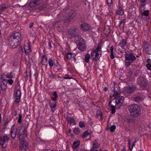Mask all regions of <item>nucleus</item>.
<instances>
[{
	"label": "nucleus",
	"mask_w": 151,
	"mask_h": 151,
	"mask_svg": "<svg viewBox=\"0 0 151 151\" xmlns=\"http://www.w3.org/2000/svg\"><path fill=\"white\" fill-rule=\"evenodd\" d=\"M22 40L21 33L18 32L13 34L9 39V45L12 48H16L19 45Z\"/></svg>",
	"instance_id": "1"
},
{
	"label": "nucleus",
	"mask_w": 151,
	"mask_h": 151,
	"mask_svg": "<svg viewBox=\"0 0 151 151\" xmlns=\"http://www.w3.org/2000/svg\"><path fill=\"white\" fill-rule=\"evenodd\" d=\"M128 109L130 115L134 117H138L141 113L140 107L136 104H133L129 105L128 107Z\"/></svg>",
	"instance_id": "2"
},
{
	"label": "nucleus",
	"mask_w": 151,
	"mask_h": 151,
	"mask_svg": "<svg viewBox=\"0 0 151 151\" xmlns=\"http://www.w3.org/2000/svg\"><path fill=\"white\" fill-rule=\"evenodd\" d=\"M136 59L135 56L132 52H129L126 53L124 61L125 66L126 68L129 66Z\"/></svg>",
	"instance_id": "3"
},
{
	"label": "nucleus",
	"mask_w": 151,
	"mask_h": 151,
	"mask_svg": "<svg viewBox=\"0 0 151 151\" xmlns=\"http://www.w3.org/2000/svg\"><path fill=\"white\" fill-rule=\"evenodd\" d=\"M101 46L99 45L95 49L93 50L91 53V57L96 61L98 60L101 56Z\"/></svg>",
	"instance_id": "4"
},
{
	"label": "nucleus",
	"mask_w": 151,
	"mask_h": 151,
	"mask_svg": "<svg viewBox=\"0 0 151 151\" xmlns=\"http://www.w3.org/2000/svg\"><path fill=\"white\" fill-rule=\"evenodd\" d=\"M75 39L76 41H78V49L82 51L85 50L86 49V45L83 38L81 36L78 35L75 37Z\"/></svg>",
	"instance_id": "5"
},
{
	"label": "nucleus",
	"mask_w": 151,
	"mask_h": 151,
	"mask_svg": "<svg viewBox=\"0 0 151 151\" xmlns=\"http://www.w3.org/2000/svg\"><path fill=\"white\" fill-rule=\"evenodd\" d=\"M138 83L140 86L139 89L141 90L145 88L147 89L148 86V82L142 76L139 77L138 79Z\"/></svg>",
	"instance_id": "6"
},
{
	"label": "nucleus",
	"mask_w": 151,
	"mask_h": 151,
	"mask_svg": "<svg viewBox=\"0 0 151 151\" xmlns=\"http://www.w3.org/2000/svg\"><path fill=\"white\" fill-rule=\"evenodd\" d=\"M143 42L142 47L144 51L146 54L151 55V46L146 41H144Z\"/></svg>",
	"instance_id": "7"
},
{
	"label": "nucleus",
	"mask_w": 151,
	"mask_h": 151,
	"mask_svg": "<svg viewBox=\"0 0 151 151\" xmlns=\"http://www.w3.org/2000/svg\"><path fill=\"white\" fill-rule=\"evenodd\" d=\"M9 135L5 134L2 137H0V145L4 148H5L6 144L5 143L8 142L9 140Z\"/></svg>",
	"instance_id": "8"
},
{
	"label": "nucleus",
	"mask_w": 151,
	"mask_h": 151,
	"mask_svg": "<svg viewBox=\"0 0 151 151\" xmlns=\"http://www.w3.org/2000/svg\"><path fill=\"white\" fill-rule=\"evenodd\" d=\"M19 148L21 151H27L29 148V145L27 142L26 141H21L19 142Z\"/></svg>",
	"instance_id": "9"
},
{
	"label": "nucleus",
	"mask_w": 151,
	"mask_h": 151,
	"mask_svg": "<svg viewBox=\"0 0 151 151\" xmlns=\"http://www.w3.org/2000/svg\"><path fill=\"white\" fill-rule=\"evenodd\" d=\"M136 88V87L135 85H129L124 88V93H131L134 92Z\"/></svg>",
	"instance_id": "10"
},
{
	"label": "nucleus",
	"mask_w": 151,
	"mask_h": 151,
	"mask_svg": "<svg viewBox=\"0 0 151 151\" xmlns=\"http://www.w3.org/2000/svg\"><path fill=\"white\" fill-rule=\"evenodd\" d=\"M21 97V91L19 89L15 91L14 93V98L15 99V102L18 103L20 101Z\"/></svg>",
	"instance_id": "11"
},
{
	"label": "nucleus",
	"mask_w": 151,
	"mask_h": 151,
	"mask_svg": "<svg viewBox=\"0 0 151 151\" xmlns=\"http://www.w3.org/2000/svg\"><path fill=\"white\" fill-rule=\"evenodd\" d=\"M77 29L76 28H73L69 29L67 32V35L70 38H72L75 36L77 34Z\"/></svg>",
	"instance_id": "12"
},
{
	"label": "nucleus",
	"mask_w": 151,
	"mask_h": 151,
	"mask_svg": "<svg viewBox=\"0 0 151 151\" xmlns=\"http://www.w3.org/2000/svg\"><path fill=\"white\" fill-rule=\"evenodd\" d=\"M81 29L85 31L89 30L91 27V26L86 23H83L80 25Z\"/></svg>",
	"instance_id": "13"
},
{
	"label": "nucleus",
	"mask_w": 151,
	"mask_h": 151,
	"mask_svg": "<svg viewBox=\"0 0 151 151\" xmlns=\"http://www.w3.org/2000/svg\"><path fill=\"white\" fill-rule=\"evenodd\" d=\"M17 129L15 127H13L11 128L10 130V134L12 137L14 139L16 136Z\"/></svg>",
	"instance_id": "14"
},
{
	"label": "nucleus",
	"mask_w": 151,
	"mask_h": 151,
	"mask_svg": "<svg viewBox=\"0 0 151 151\" xmlns=\"http://www.w3.org/2000/svg\"><path fill=\"white\" fill-rule=\"evenodd\" d=\"M30 47V45L28 43L24 45V47L25 53L27 55H28L29 53L31 51Z\"/></svg>",
	"instance_id": "15"
},
{
	"label": "nucleus",
	"mask_w": 151,
	"mask_h": 151,
	"mask_svg": "<svg viewBox=\"0 0 151 151\" xmlns=\"http://www.w3.org/2000/svg\"><path fill=\"white\" fill-rule=\"evenodd\" d=\"M41 1V0H33L30 2L29 5L30 6H34L40 4Z\"/></svg>",
	"instance_id": "16"
},
{
	"label": "nucleus",
	"mask_w": 151,
	"mask_h": 151,
	"mask_svg": "<svg viewBox=\"0 0 151 151\" xmlns=\"http://www.w3.org/2000/svg\"><path fill=\"white\" fill-rule=\"evenodd\" d=\"M5 79H3L0 83L1 89L3 91H5L7 88L6 83H5Z\"/></svg>",
	"instance_id": "17"
},
{
	"label": "nucleus",
	"mask_w": 151,
	"mask_h": 151,
	"mask_svg": "<svg viewBox=\"0 0 151 151\" xmlns=\"http://www.w3.org/2000/svg\"><path fill=\"white\" fill-rule=\"evenodd\" d=\"M126 43L127 40L124 39L119 43L118 45L121 47L122 49H124V47L126 45Z\"/></svg>",
	"instance_id": "18"
},
{
	"label": "nucleus",
	"mask_w": 151,
	"mask_h": 151,
	"mask_svg": "<svg viewBox=\"0 0 151 151\" xmlns=\"http://www.w3.org/2000/svg\"><path fill=\"white\" fill-rule=\"evenodd\" d=\"M114 99H116L115 102L117 103H122L123 102L124 100V97L121 96H119L118 97L116 98H114Z\"/></svg>",
	"instance_id": "19"
},
{
	"label": "nucleus",
	"mask_w": 151,
	"mask_h": 151,
	"mask_svg": "<svg viewBox=\"0 0 151 151\" xmlns=\"http://www.w3.org/2000/svg\"><path fill=\"white\" fill-rule=\"evenodd\" d=\"M72 53H68L66 55V58L69 59L71 60L72 61H73L75 62L76 60V58L73 56H72Z\"/></svg>",
	"instance_id": "20"
},
{
	"label": "nucleus",
	"mask_w": 151,
	"mask_h": 151,
	"mask_svg": "<svg viewBox=\"0 0 151 151\" xmlns=\"http://www.w3.org/2000/svg\"><path fill=\"white\" fill-rule=\"evenodd\" d=\"M67 119L68 122L69 123L70 125H73L75 124L76 122L74 118L73 117H69L67 118Z\"/></svg>",
	"instance_id": "21"
},
{
	"label": "nucleus",
	"mask_w": 151,
	"mask_h": 151,
	"mask_svg": "<svg viewBox=\"0 0 151 151\" xmlns=\"http://www.w3.org/2000/svg\"><path fill=\"white\" fill-rule=\"evenodd\" d=\"M133 100L137 103H139L142 101V98L140 96H137L133 98Z\"/></svg>",
	"instance_id": "22"
},
{
	"label": "nucleus",
	"mask_w": 151,
	"mask_h": 151,
	"mask_svg": "<svg viewBox=\"0 0 151 151\" xmlns=\"http://www.w3.org/2000/svg\"><path fill=\"white\" fill-rule=\"evenodd\" d=\"M9 6L7 5L3 4L0 6V14H1L2 12H4L5 9L8 8Z\"/></svg>",
	"instance_id": "23"
},
{
	"label": "nucleus",
	"mask_w": 151,
	"mask_h": 151,
	"mask_svg": "<svg viewBox=\"0 0 151 151\" xmlns=\"http://www.w3.org/2000/svg\"><path fill=\"white\" fill-rule=\"evenodd\" d=\"M56 106V102H54L53 103H50V106L51 108V111L53 112H54L55 110Z\"/></svg>",
	"instance_id": "24"
},
{
	"label": "nucleus",
	"mask_w": 151,
	"mask_h": 151,
	"mask_svg": "<svg viewBox=\"0 0 151 151\" xmlns=\"http://www.w3.org/2000/svg\"><path fill=\"white\" fill-rule=\"evenodd\" d=\"M105 35L106 36H108L110 34V31L109 27L106 26L104 27V30Z\"/></svg>",
	"instance_id": "25"
},
{
	"label": "nucleus",
	"mask_w": 151,
	"mask_h": 151,
	"mask_svg": "<svg viewBox=\"0 0 151 151\" xmlns=\"http://www.w3.org/2000/svg\"><path fill=\"white\" fill-rule=\"evenodd\" d=\"M47 56L44 55L42 57L41 63L42 65H45L47 62Z\"/></svg>",
	"instance_id": "26"
},
{
	"label": "nucleus",
	"mask_w": 151,
	"mask_h": 151,
	"mask_svg": "<svg viewBox=\"0 0 151 151\" xmlns=\"http://www.w3.org/2000/svg\"><path fill=\"white\" fill-rule=\"evenodd\" d=\"M119 96V94L117 91L114 90L113 91V94L112 95H110V98H112L113 97H115V98H116Z\"/></svg>",
	"instance_id": "27"
},
{
	"label": "nucleus",
	"mask_w": 151,
	"mask_h": 151,
	"mask_svg": "<svg viewBox=\"0 0 151 151\" xmlns=\"http://www.w3.org/2000/svg\"><path fill=\"white\" fill-rule=\"evenodd\" d=\"M93 142V148H95L96 149V148H98L100 146V144L99 143L98 141L97 140H95Z\"/></svg>",
	"instance_id": "28"
},
{
	"label": "nucleus",
	"mask_w": 151,
	"mask_h": 151,
	"mask_svg": "<svg viewBox=\"0 0 151 151\" xmlns=\"http://www.w3.org/2000/svg\"><path fill=\"white\" fill-rule=\"evenodd\" d=\"M6 78L10 79L14 77V74L12 72H11L9 73H7L6 75Z\"/></svg>",
	"instance_id": "29"
},
{
	"label": "nucleus",
	"mask_w": 151,
	"mask_h": 151,
	"mask_svg": "<svg viewBox=\"0 0 151 151\" xmlns=\"http://www.w3.org/2000/svg\"><path fill=\"white\" fill-rule=\"evenodd\" d=\"M149 11L148 10H145L142 12V13H141L142 18H144L143 17L144 16L147 17L149 15Z\"/></svg>",
	"instance_id": "30"
},
{
	"label": "nucleus",
	"mask_w": 151,
	"mask_h": 151,
	"mask_svg": "<svg viewBox=\"0 0 151 151\" xmlns=\"http://www.w3.org/2000/svg\"><path fill=\"white\" fill-rule=\"evenodd\" d=\"M125 22V19H124L122 20L119 23V27L122 29L124 27Z\"/></svg>",
	"instance_id": "31"
},
{
	"label": "nucleus",
	"mask_w": 151,
	"mask_h": 151,
	"mask_svg": "<svg viewBox=\"0 0 151 151\" xmlns=\"http://www.w3.org/2000/svg\"><path fill=\"white\" fill-rule=\"evenodd\" d=\"M24 137V134H19L18 138L19 140V142H21V141H25L23 139Z\"/></svg>",
	"instance_id": "32"
},
{
	"label": "nucleus",
	"mask_w": 151,
	"mask_h": 151,
	"mask_svg": "<svg viewBox=\"0 0 151 151\" xmlns=\"http://www.w3.org/2000/svg\"><path fill=\"white\" fill-rule=\"evenodd\" d=\"M117 13L119 15H123L124 14V12L122 9L119 6V10L117 11Z\"/></svg>",
	"instance_id": "33"
},
{
	"label": "nucleus",
	"mask_w": 151,
	"mask_h": 151,
	"mask_svg": "<svg viewBox=\"0 0 151 151\" xmlns=\"http://www.w3.org/2000/svg\"><path fill=\"white\" fill-rule=\"evenodd\" d=\"M110 108L111 114H114L116 112V107L112 105H111Z\"/></svg>",
	"instance_id": "34"
},
{
	"label": "nucleus",
	"mask_w": 151,
	"mask_h": 151,
	"mask_svg": "<svg viewBox=\"0 0 151 151\" xmlns=\"http://www.w3.org/2000/svg\"><path fill=\"white\" fill-rule=\"evenodd\" d=\"M81 130L78 127L75 128L74 129L73 132L74 133L76 134H78L80 132Z\"/></svg>",
	"instance_id": "35"
},
{
	"label": "nucleus",
	"mask_w": 151,
	"mask_h": 151,
	"mask_svg": "<svg viewBox=\"0 0 151 151\" xmlns=\"http://www.w3.org/2000/svg\"><path fill=\"white\" fill-rule=\"evenodd\" d=\"M52 94L54 96V97H52V99L54 101H56L57 98L58 97L57 92L56 91L53 92L52 93Z\"/></svg>",
	"instance_id": "36"
},
{
	"label": "nucleus",
	"mask_w": 151,
	"mask_h": 151,
	"mask_svg": "<svg viewBox=\"0 0 151 151\" xmlns=\"http://www.w3.org/2000/svg\"><path fill=\"white\" fill-rule=\"evenodd\" d=\"M90 55L89 53H87L85 57V60L87 63L89 62V59L90 58Z\"/></svg>",
	"instance_id": "37"
},
{
	"label": "nucleus",
	"mask_w": 151,
	"mask_h": 151,
	"mask_svg": "<svg viewBox=\"0 0 151 151\" xmlns=\"http://www.w3.org/2000/svg\"><path fill=\"white\" fill-rule=\"evenodd\" d=\"M54 61L51 58H50L48 61V63L49 64V65L50 67H52L53 66L54 62Z\"/></svg>",
	"instance_id": "38"
},
{
	"label": "nucleus",
	"mask_w": 151,
	"mask_h": 151,
	"mask_svg": "<svg viewBox=\"0 0 151 151\" xmlns=\"http://www.w3.org/2000/svg\"><path fill=\"white\" fill-rule=\"evenodd\" d=\"M80 145L79 141H74L73 144V148L75 147V148H77Z\"/></svg>",
	"instance_id": "39"
},
{
	"label": "nucleus",
	"mask_w": 151,
	"mask_h": 151,
	"mask_svg": "<svg viewBox=\"0 0 151 151\" xmlns=\"http://www.w3.org/2000/svg\"><path fill=\"white\" fill-rule=\"evenodd\" d=\"M66 16L67 18L66 19H65L64 20H67V21H69L70 20V19L73 18V17L71 16L70 14H67Z\"/></svg>",
	"instance_id": "40"
},
{
	"label": "nucleus",
	"mask_w": 151,
	"mask_h": 151,
	"mask_svg": "<svg viewBox=\"0 0 151 151\" xmlns=\"http://www.w3.org/2000/svg\"><path fill=\"white\" fill-rule=\"evenodd\" d=\"M86 123L84 122L83 121H81L79 124V126L81 128H83L85 127Z\"/></svg>",
	"instance_id": "41"
},
{
	"label": "nucleus",
	"mask_w": 151,
	"mask_h": 151,
	"mask_svg": "<svg viewBox=\"0 0 151 151\" xmlns=\"http://www.w3.org/2000/svg\"><path fill=\"white\" fill-rule=\"evenodd\" d=\"M96 116L97 117L99 118V119L101 120L102 119V113L100 112H97Z\"/></svg>",
	"instance_id": "42"
},
{
	"label": "nucleus",
	"mask_w": 151,
	"mask_h": 151,
	"mask_svg": "<svg viewBox=\"0 0 151 151\" xmlns=\"http://www.w3.org/2000/svg\"><path fill=\"white\" fill-rule=\"evenodd\" d=\"M122 103H116L115 107L116 109H120V107L122 106Z\"/></svg>",
	"instance_id": "43"
},
{
	"label": "nucleus",
	"mask_w": 151,
	"mask_h": 151,
	"mask_svg": "<svg viewBox=\"0 0 151 151\" xmlns=\"http://www.w3.org/2000/svg\"><path fill=\"white\" fill-rule=\"evenodd\" d=\"M5 81L7 82L9 85H12L13 82V80L12 79H5Z\"/></svg>",
	"instance_id": "44"
},
{
	"label": "nucleus",
	"mask_w": 151,
	"mask_h": 151,
	"mask_svg": "<svg viewBox=\"0 0 151 151\" xmlns=\"http://www.w3.org/2000/svg\"><path fill=\"white\" fill-rule=\"evenodd\" d=\"M116 128L115 125H112L110 128V131L111 132H113L114 131Z\"/></svg>",
	"instance_id": "45"
},
{
	"label": "nucleus",
	"mask_w": 151,
	"mask_h": 151,
	"mask_svg": "<svg viewBox=\"0 0 151 151\" xmlns=\"http://www.w3.org/2000/svg\"><path fill=\"white\" fill-rule=\"evenodd\" d=\"M23 49L22 47L19 46L18 50V53L21 55H22Z\"/></svg>",
	"instance_id": "46"
},
{
	"label": "nucleus",
	"mask_w": 151,
	"mask_h": 151,
	"mask_svg": "<svg viewBox=\"0 0 151 151\" xmlns=\"http://www.w3.org/2000/svg\"><path fill=\"white\" fill-rule=\"evenodd\" d=\"M146 66L147 70H151V63L147 64L146 65Z\"/></svg>",
	"instance_id": "47"
},
{
	"label": "nucleus",
	"mask_w": 151,
	"mask_h": 151,
	"mask_svg": "<svg viewBox=\"0 0 151 151\" xmlns=\"http://www.w3.org/2000/svg\"><path fill=\"white\" fill-rule=\"evenodd\" d=\"M137 142V141L136 140H135L133 143L132 144L131 146L130 145V143H129V148L132 151V150L133 147L135 145V143Z\"/></svg>",
	"instance_id": "48"
},
{
	"label": "nucleus",
	"mask_w": 151,
	"mask_h": 151,
	"mask_svg": "<svg viewBox=\"0 0 151 151\" xmlns=\"http://www.w3.org/2000/svg\"><path fill=\"white\" fill-rule=\"evenodd\" d=\"M89 135H90V134L87 131H86L83 133V137H85Z\"/></svg>",
	"instance_id": "49"
},
{
	"label": "nucleus",
	"mask_w": 151,
	"mask_h": 151,
	"mask_svg": "<svg viewBox=\"0 0 151 151\" xmlns=\"http://www.w3.org/2000/svg\"><path fill=\"white\" fill-rule=\"evenodd\" d=\"M63 78L65 79H70L72 78V76H69L68 75L66 74L63 76Z\"/></svg>",
	"instance_id": "50"
},
{
	"label": "nucleus",
	"mask_w": 151,
	"mask_h": 151,
	"mask_svg": "<svg viewBox=\"0 0 151 151\" xmlns=\"http://www.w3.org/2000/svg\"><path fill=\"white\" fill-rule=\"evenodd\" d=\"M22 119V116L21 114H19V119L17 121V122L18 123H20L21 122V120Z\"/></svg>",
	"instance_id": "51"
},
{
	"label": "nucleus",
	"mask_w": 151,
	"mask_h": 151,
	"mask_svg": "<svg viewBox=\"0 0 151 151\" xmlns=\"http://www.w3.org/2000/svg\"><path fill=\"white\" fill-rule=\"evenodd\" d=\"M54 65L57 67H58V65H59V63L58 62V61L56 60H54Z\"/></svg>",
	"instance_id": "52"
},
{
	"label": "nucleus",
	"mask_w": 151,
	"mask_h": 151,
	"mask_svg": "<svg viewBox=\"0 0 151 151\" xmlns=\"http://www.w3.org/2000/svg\"><path fill=\"white\" fill-rule=\"evenodd\" d=\"M28 124L27 123V124H26V123L24 125L23 127L24 129H27V128L28 127Z\"/></svg>",
	"instance_id": "53"
},
{
	"label": "nucleus",
	"mask_w": 151,
	"mask_h": 151,
	"mask_svg": "<svg viewBox=\"0 0 151 151\" xmlns=\"http://www.w3.org/2000/svg\"><path fill=\"white\" fill-rule=\"evenodd\" d=\"M112 2V0H107V3L109 6H110V4Z\"/></svg>",
	"instance_id": "54"
},
{
	"label": "nucleus",
	"mask_w": 151,
	"mask_h": 151,
	"mask_svg": "<svg viewBox=\"0 0 151 151\" xmlns=\"http://www.w3.org/2000/svg\"><path fill=\"white\" fill-rule=\"evenodd\" d=\"M55 75H49V77L50 78H55L56 77Z\"/></svg>",
	"instance_id": "55"
},
{
	"label": "nucleus",
	"mask_w": 151,
	"mask_h": 151,
	"mask_svg": "<svg viewBox=\"0 0 151 151\" xmlns=\"http://www.w3.org/2000/svg\"><path fill=\"white\" fill-rule=\"evenodd\" d=\"M11 119H10V118H8V117L6 119L5 121V122L7 123H8L9 122L11 121Z\"/></svg>",
	"instance_id": "56"
},
{
	"label": "nucleus",
	"mask_w": 151,
	"mask_h": 151,
	"mask_svg": "<svg viewBox=\"0 0 151 151\" xmlns=\"http://www.w3.org/2000/svg\"><path fill=\"white\" fill-rule=\"evenodd\" d=\"M145 4H140L139 7H140L142 8H143L145 9Z\"/></svg>",
	"instance_id": "57"
},
{
	"label": "nucleus",
	"mask_w": 151,
	"mask_h": 151,
	"mask_svg": "<svg viewBox=\"0 0 151 151\" xmlns=\"http://www.w3.org/2000/svg\"><path fill=\"white\" fill-rule=\"evenodd\" d=\"M110 49L111 51V53L113 52H114V48L112 46H111L110 47Z\"/></svg>",
	"instance_id": "58"
},
{
	"label": "nucleus",
	"mask_w": 151,
	"mask_h": 151,
	"mask_svg": "<svg viewBox=\"0 0 151 151\" xmlns=\"http://www.w3.org/2000/svg\"><path fill=\"white\" fill-rule=\"evenodd\" d=\"M110 57H111V58L112 59H113L114 58V56L113 54V52L111 53Z\"/></svg>",
	"instance_id": "59"
},
{
	"label": "nucleus",
	"mask_w": 151,
	"mask_h": 151,
	"mask_svg": "<svg viewBox=\"0 0 151 151\" xmlns=\"http://www.w3.org/2000/svg\"><path fill=\"white\" fill-rule=\"evenodd\" d=\"M139 11L141 12V13H142V12H143L144 11V10H145V9L143 8H142L140 7H139Z\"/></svg>",
	"instance_id": "60"
},
{
	"label": "nucleus",
	"mask_w": 151,
	"mask_h": 151,
	"mask_svg": "<svg viewBox=\"0 0 151 151\" xmlns=\"http://www.w3.org/2000/svg\"><path fill=\"white\" fill-rule=\"evenodd\" d=\"M34 23L33 22L30 23L29 25V27L30 28H31L33 26Z\"/></svg>",
	"instance_id": "61"
},
{
	"label": "nucleus",
	"mask_w": 151,
	"mask_h": 151,
	"mask_svg": "<svg viewBox=\"0 0 151 151\" xmlns=\"http://www.w3.org/2000/svg\"><path fill=\"white\" fill-rule=\"evenodd\" d=\"M146 62L147 63H151V60L150 59H148L146 60Z\"/></svg>",
	"instance_id": "62"
},
{
	"label": "nucleus",
	"mask_w": 151,
	"mask_h": 151,
	"mask_svg": "<svg viewBox=\"0 0 151 151\" xmlns=\"http://www.w3.org/2000/svg\"><path fill=\"white\" fill-rule=\"evenodd\" d=\"M146 0H139L140 2L142 3H144L146 2Z\"/></svg>",
	"instance_id": "63"
},
{
	"label": "nucleus",
	"mask_w": 151,
	"mask_h": 151,
	"mask_svg": "<svg viewBox=\"0 0 151 151\" xmlns=\"http://www.w3.org/2000/svg\"><path fill=\"white\" fill-rule=\"evenodd\" d=\"M36 140L37 141L39 142L41 141V139H40V138L39 137H38L36 138Z\"/></svg>",
	"instance_id": "64"
}]
</instances>
